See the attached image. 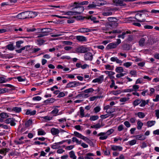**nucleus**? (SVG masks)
Here are the masks:
<instances>
[{"label":"nucleus","instance_id":"nucleus-45","mask_svg":"<svg viewBox=\"0 0 159 159\" xmlns=\"http://www.w3.org/2000/svg\"><path fill=\"white\" fill-rule=\"evenodd\" d=\"M84 110L82 107H81L80 108V115L81 117L84 116Z\"/></svg>","mask_w":159,"mask_h":159},{"label":"nucleus","instance_id":"nucleus-63","mask_svg":"<svg viewBox=\"0 0 159 159\" xmlns=\"http://www.w3.org/2000/svg\"><path fill=\"white\" fill-rule=\"evenodd\" d=\"M101 110V108L97 106L95 107L94 109L93 110L94 111V112L95 113H97L99 112Z\"/></svg>","mask_w":159,"mask_h":159},{"label":"nucleus","instance_id":"nucleus-2","mask_svg":"<svg viewBox=\"0 0 159 159\" xmlns=\"http://www.w3.org/2000/svg\"><path fill=\"white\" fill-rule=\"evenodd\" d=\"M14 18H16L20 19H24L27 18H29L30 16L29 11H25L21 12L17 16H13Z\"/></svg>","mask_w":159,"mask_h":159},{"label":"nucleus","instance_id":"nucleus-27","mask_svg":"<svg viewBox=\"0 0 159 159\" xmlns=\"http://www.w3.org/2000/svg\"><path fill=\"white\" fill-rule=\"evenodd\" d=\"M70 157L72 159H76V157L75 155V152L73 151H71L69 152Z\"/></svg>","mask_w":159,"mask_h":159},{"label":"nucleus","instance_id":"nucleus-49","mask_svg":"<svg viewBox=\"0 0 159 159\" xmlns=\"http://www.w3.org/2000/svg\"><path fill=\"white\" fill-rule=\"evenodd\" d=\"M58 111L59 110L58 109L55 108L51 111V113L54 115L53 116H56Z\"/></svg>","mask_w":159,"mask_h":159},{"label":"nucleus","instance_id":"nucleus-18","mask_svg":"<svg viewBox=\"0 0 159 159\" xmlns=\"http://www.w3.org/2000/svg\"><path fill=\"white\" fill-rule=\"evenodd\" d=\"M52 30L49 28H42L40 29V31H41L43 32L45 34H46V35H47L48 33L52 31Z\"/></svg>","mask_w":159,"mask_h":159},{"label":"nucleus","instance_id":"nucleus-52","mask_svg":"<svg viewBox=\"0 0 159 159\" xmlns=\"http://www.w3.org/2000/svg\"><path fill=\"white\" fill-rule=\"evenodd\" d=\"M108 20L110 22H116V21L117 19H116V18L115 17H109L108 18Z\"/></svg>","mask_w":159,"mask_h":159},{"label":"nucleus","instance_id":"nucleus-42","mask_svg":"<svg viewBox=\"0 0 159 159\" xmlns=\"http://www.w3.org/2000/svg\"><path fill=\"white\" fill-rule=\"evenodd\" d=\"M114 130L112 129H111L108 130L106 132H105V133L107 135V137H108L109 135L112 134Z\"/></svg>","mask_w":159,"mask_h":159},{"label":"nucleus","instance_id":"nucleus-35","mask_svg":"<svg viewBox=\"0 0 159 159\" xmlns=\"http://www.w3.org/2000/svg\"><path fill=\"white\" fill-rule=\"evenodd\" d=\"M155 123V121H149L147 122V125L148 127H150L154 125Z\"/></svg>","mask_w":159,"mask_h":159},{"label":"nucleus","instance_id":"nucleus-6","mask_svg":"<svg viewBox=\"0 0 159 159\" xmlns=\"http://www.w3.org/2000/svg\"><path fill=\"white\" fill-rule=\"evenodd\" d=\"M80 84V83L79 82H70L67 84L66 87V88H73L78 86Z\"/></svg>","mask_w":159,"mask_h":159},{"label":"nucleus","instance_id":"nucleus-34","mask_svg":"<svg viewBox=\"0 0 159 159\" xmlns=\"http://www.w3.org/2000/svg\"><path fill=\"white\" fill-rule=\"evenodd\" d=\"M55 101V99L53 98H50L44 101V103H51Z\"/></svg>","mask_w":159,"mask_h":159},{"label":"nucleus","instance_id":"nucleus-56","mask_svg":"<svg viewBox=\"0 0 159 159\" xmlns=\"http://www.w3.org/2000/svg\"><path fill=\"white\" fill-rule=\"evenodd\" d=\"M129 98H126V97L121 98L120 101L121 102H125L126 101H128L129 99Z\"/></svg>","mask_w":159,"mask_h":159},{"label":"nucleus","instance_id":"nucleus-16","mask_svg":"<svg viewBox=\"0 0 159 159\" xmlns=\"http://www.w3.org/2000/svg\"><path fill=\"white\" fill-rule=\"evenodd\" d=\"M78 31L81 33H87L90 32V29L87 28H82L78 29Z\"/></svg>","mask_w":159,"mask_h":159},{"label":"nucleus","instance_id":"nucleus-38","mask_svg":"<svg viewBox=\"0 0 159 159\" xmlns=\"http://www.w3.org/2000/svg\"><path fill=\"white\" fill-rule=\"evenodd\" d=\"M7 48L9 50L12 51L14 50V48L12 44H9L7 46Z\"/></svg>","mask_w":159,"mask_h":159},{"label":"nucleus","instance_id":"nucleus-57","mask_svg":"<svg viewBox=\"0 0 159 159\" xmlns=\"http://www.w3.org/2000/svg\"><path fill=\"white\" fill-rule=\"evenodd\" d=\"M32 122V120H29L25 123V125L26 127H28L31 124Z\"/></svg>","mask_w":159,"mask_h":159},{"label":"nucleus","instance_id":"nucleus-59","mask_svg":"<svg viewBox=\"0 0 159 159\" xmlns=\"http://www.w3.org/2000/svg\"><path fill=\"white\" fill-rule=\"evenodd\" d=\"M132 63L130 62H127L123 64V66L126 67H129L131 66Z\"/></svg>","mask_w":159,"mask_h":159},{"label":"nucleus","instance_id":"nucleus-9","mask_svg":"<svg viewBox=\"0 0 159 159\" xmlns=\"http://www.w3.org/2000/svg\"><path fill=\"white\" fill-rule=\"evenodd\" d=\"M117 25V23L116 22H109L106 23L105 26L109 30V29L112 28L113 26H116Z\"/></svg>","mask_w":159,"mask_h":159},{"label":"nucleus","instance_id":"nucleus-3","mask_svg":"<svg viewBox=\"0 0 159 159\" xmlns=\"http://www.w3.org/2000/svg\"><path fill=\"white\" fill-rule=\"evenodd\" d=\"M89 49L84 46H81L78 47L75 49V51L77 53H84L89 51Z\"/></svg>","mask_w":159,"mask_h":159},{"label":"nucleus","instance_id":"nucleus-62","mask_svg":"<svg viewBox=\"0 0 159 159\" xmlns=\"http://www.w3.org/2000/svg\"><path fill=\"white\" fill-rule=\"evenodd\" d=\"M141 103L140 105V106L141 107H143L146 105V102H145V100H141Z\"/></svg>","mask_w":159,"mask_h":159},{"label":"nucleus","instance_id":"nucleus-47","mask_svg":"<svg viewBox=\"0 0 159 159\" xmlns=\"http://www.w3.org/2000/svg\"><path fill=\"white\" fill-rule=\"evenodd\" d=\"M74 134L76 137L80 139L82 138L83 136V135H82L81 134H80L79 132L76 131H75L74 132Z\"/></svg>","mask_w":159,"mask_h":159},{"label":"nucleus","instance_id":"nucleus-26","mask_svg":"<svg viewBox=\"0 0 159 159\" xmlns=\"http://www.w3.org/2000/svg\"><path fill=\"white\" fill-rule=\"evenodd\" d=\"M29 13L30 18H34V17L37 15V13L35 12L29 11Z\"/></svg>","mask_w":159,"mask_h":159},{"label":"nucleus","instance_id":"nucleus-37","mask_svg":"<svg viewBox=\"0 0 159 159\" xmlns=\"http://www.w3.org/2000/svg\"><path fill=\"white\" fill-rule=\"evenodd\" d=\"M0 116L3 119L7 118L9 116L7 113L4 112L0 114Z\"/></svg>","mask_w":159,"mask_h":159},{"label":"nucleus","instance_id":"nucleus-7","mask_svg":"<svg viewBox=\"0 0 159 159\" xmlns=\"http://www.w3.org/2000/svg\"><path fill=\"white\" fill-rule=\"evenodd\" d=\"M126 0H114V2L116 6H125L126 5L125 2Z\"/></svg>","mask_w":159,"mask_h":159},{"label":"nucleus","instance_id":"nucleus-40","mask_svg":"<svg viewBox=\"0 0 159 159\" xmlns=\"http://www.w3.org/2000/svg\"><path fill=\"white\" fill-rule=\"evenodd\" d=\"M72 141L73 142H75L77 144H80L81 143V140L79 141V140L76 137H73L72 138Z\"/></svg>","mask_w":159,"mask_h":159},{"label":"nucleus","instance_id":"nucleus-10","mask_svg":"<svg viewBox=\"0 0 159 159\" xmlns=\"http://www.w3.org/2000/svg\"><path fill=\"white\" fill-rule=\"evenodd\" d=\"M15 121V119H14L9 118L5 120V122L7 124L10 123L11 125L14 126L16 124Z\"/></svg>","mask_w":159,"mask_h":159},{"label":"nucleus","instance_id":"nucleus-58","mask_svg":"<svg viewBox=\"0 0 159 159\" xmlns=\"http://www.w3.org/2000/svg\"><path fill=\"white\" fill-rule=\"evenodd\" d=\"M89 3V2L88 1H84L81 2H80L79 3H78L77 4H78V5L81 6L83 5H87Z\"/></svg>","mask_w":159,"mask_h":159},{"label":"nucleus","instance_id":"nucleus-61","mask_svg":"<svg viewBox=\"0 0 159 159\" xmlns=\"http://www.w3.org/2000/svg\"><path fill=\"white\" fill-rule=\"evenodd\" d=\"M136 143V141L135 140H133L131 141H129L128 142V143L130 145L132 146L135 144Z\"/></svg>","mask_w":159,"mask_h":159},{"label":"nucleus","instance_id":"nucleus-33","mask_svg":"<svg viewBox=\"0 0 159 159\" xmlns=\"http://www.w3.org/2000/svg\"><path fill=\"white\" fill-rule=\"evenodd\" d=\"M30 47V45L29 46V45L26 46L24 47L21 48L20 49H19L16 50V52H17L18 53H20L22 52L23 50H25V49L26 48H27V47Z\"/></svg>","mask_w":159,"mask_h":159},{"label":"nucleus","instance_id":"nucleus-29","mask_svg":"<svg viewBox=\"0 0 159 159\" xmlns=\"http://www.w3.org/2000/svg\"><path fill=\"white\" fill-rule=\"evenodd\" d=\"M12 111L16 112L19 113L21 111V108L20 107H13Z\"/></svg>","mask_w":159,"mask_h":159},{"label":"nucleus","instance_id":"nucleus-12","mask_svg":"<svg viewBox=\"0 0 159 159\" xmlns=\"http://www.w3.org/2000/svg\"><path fill=\"white\" fill-rule=\"evenodd\" d=\"M103 80V75H101L98 78L94 79L92 81L93 83H101Z\"/></svg>","mask_w":159,"mask_h":159},{"label":"nucleus","instance_id":"nucleus-25","mask_svg":"<svg viewBox=\"0 0 159 159\" xmlns=\"http://www.w3.org/2000/svg\"><path fill=\"white\" fill-rule=\"evenodd\" d=\"M96 6L97 5L95 4L94 2H93L92 4H89L86 8L87 9H90L96 7Z\"/></svg>","mask_w":159,"mask_h":159},{"label":"nucleus","instance_id":"nucleus-14","mask_svg":"<svg viewBox=\"0 0 159 159\" xmlns=\"http://www.w3.org/2000/svg\"><path fill=\"white\" fill-rule=\"evenodd\" d=\"M111 149L113 151H121L123 149V148L120 146L111 145Z\"/></svg>","mask_w":159,"mask_h":159},{"label":"nucleus","instance_id":"nucleus-51","mask_svg":"<svg viewBox=\"0 0 159 159\" xmlns=\"http://www.w3.org/2000/svg\"><path fill=\"white\" fill-rule=\"evenodd\" d=\"M105 69L107 70H113V67L109 65H105Z\"/></svg>","mask_w":159,"mask_h":159},{"label":"nucleus","instance_id":"nucleus-60","mask_svg":"<svg viewBox=\"0 0 159 159\" xmlns=\"http://www.w3.org/2000/svg\"><path fill=\"white\" fill-rule=\"evenodd\" d=\"M8 81V80L6 79L3 77H0V82L1 83H5Z\"/></svg>","mask_w":159,"mask_h":159},{"label":"nucleus","instance_id":"nucleus-53","mask_svg":"<svg viewBox=\"0 0 159 159\" xmlns=\"http://www.w3.org/2000/svg\"><path fill=\"white\" fill-rule=\"evenodd\" d=\"M112 12L110 11H107L106 12H103L102 15L105 16H107L110 15H111L112 14Z\"/></svg>","mask_w":159,"mask_h":159},{"label":"nucleus","instance_id":"nucleus-41","mask_svg":"<svg viewBox=\"0 0 159 159\" xmlns=\"http://www.w3.org/2000/svg\"><path fill=\"white\" fill-rule=\"evenodd\" d=\"M98 118L99 117L98 116H90L89 120L91 121H94L98 120Z\"/></svg>","mask_w":159,"mask_h":159},{"label":"nucleus","instance_id":"nucleus-1","mask_svg":"<svg viewBox=\"0 0 159 159\" xmlns=\"http://www.w3.org/2000/svg\"><path fill=\"white\" fill-rule=\"evenodd\" d=\"M77 4L76 6L75 7L72 8V9L74 10V9H76L74 11L75 14H80L84 10V8L83 6L78 5L76 2H75L74 3V4Z\"/></svg>","mask_w":159,"mask_h":159},{"label":"nucleus","instance_id":"nucleus-46","mask_svg":"<svg viewBox=\"0 0 159 159\" xmlns=\"http://www.w3.org/2000/svg\"><path fill=\"white\" fill-rule=\"evenodd\" d=\"M121 32V31L120 30H113L112 31H109L108 33L111 34V33H120Z\"/></svg>","mask_w":159,"mask_h":159},{"label":"nucleus","instance_id":"nucleus-4","mask_svg":"<svg viewBox=\"0 0 159 159\" xmlns=\"http://www.w3.org/2000/svg\"><path fill=\"white\" fill-rule=\"evenodd\" d=\"M145 14L144 13L140 14L138 13L136 14L134 17L136 21L139 22H144L146 20L144 18Z\"/></svg>","mask_w":159,"mask_h":159},{"label":"nucleus","instance_id":"nucleus-31","mask_svg":"<svg viewBox=\"0 0 159 159\" xmlns=\"http://www.w3.org/2000/svg\"><path fill=\"white\" fill-rule=\"evenodd\" d=\"M81 139L86 141L87 143L90 144L93 143L88 138L83 135Z\"/></svg>","mask_w":159,"mask_h":159},{"label":"nucleus","instance_id":"nucleus-22","mask_svg":"<svg viewBox=\"0 0 159 159\" xmlns=\"http://www.w3.org/2000/svg\"><path fill=\"white\" fill-rule=\"evenodd\" d=\"M36 113V111L35 110H33L31 111L30 110H27L26 112V115H30V116L34 115Z\"/></svg>","mask_w":159,"mask_h":159},{"label":"nucleus","instance_id":"nucleus-13","mask_svg":"<svg viewBox=\"0 0 159 159\" xmlns=\"http://www.w3.org/2000/svg\"><path fill=\"white\" fill-rule=\"evenodd\" d=\"M76 39L79 42H86L87 41L86 37L83 36L78 35L76 36Z\"/></svg>","mask_w":159,"mask_h":159},{"label":"nucleus","instance_id":"nucleus-55","mask_svg":"<svg viewBox=\"0 0 159 159\" xmlns=\"http://www.w3.org/2000/svg\"><path fill=\"white\" fill-rule=\"evenodd\" d=\"M137 115L140 118H143L145 116L144 114L142 112H139Z\"/></svg>","mask_w":159,"mask_h":159},{"label":"nucleus","instance_id":"nucleus-24","mask_svg":"<svg viewBox=\"0 0 159 159\" xmlns=\"http://www.w3.org/2000/svg\"><path fill=\"white\" fill-rule=\"evenodd\" d=\"M36 41L37 42V44L39 45H42L45 42V41L42 39H39L36 40Z\"/></svg>","mask_w":159,"mask_h":159},{"label":"nucleus","instance_id":"nucleus-21","mask_svg":"<svg viewBox=\"0 0 159 159\" xmlns=\"http://www.w3.org/2000/svg\"><path fill=\"white\" fill-rule=\"evenodd\" d=\"M110 60L112 61H116L117 63L121 64L122 63V61L119 59L117 57H112L111 58Z\"/></svg>","mask_w":159,"mask_h":159},{"label":"nucleus","instance_id":"nucleus-32","mask_svg":"<svg viewBox=\"0 0 159 159\" xmlns=\"http://www.w3.org/2000/svg\"><path fill=\"white\" fill-rule=\"evenodd\" d=\"M24 41L22 40H20L16 42V47L18 48H20L21 47V44L23 43Z\"/></svg>","mask_w":159,"mask_h":159},{"label":"nucleus","instance_id":"nucleus-36","mask_svg":"<svg viewBox=\"0 0 159 159\" xmlns=\"http://www.w3.org/2000/svg\"><path fill=\"white\" fill-rule=\"evenodd\" d=\"M141 101L139 99H136L134 100L133 103V106L135 107L140 103Z\"/></svg>","mask_w":159,"mask_h":159},{"label":"nucleus","instance_id":"nucleus-23","mask_svg":"<svg viewBox=\"0 0 159 159\" xmlns=\"http://www.w3.org/2000/svg\"><path fill=\"white\" fill-rule=\"evenodd\" d=\"M131 32L129 31H127L125 32H123L121 34L118 35V37L119 38H121L122 39H124L125 38V35L126 34H131Z\"/></svg>","mask_w":159,"mask_h":159},{"label":"nucleus","instance_id":"nucleus-64","mask_svg":"<svg viewBox=\"0 0 159 159\" xmlns=\"http://www.w3.org/2000/svg\"><path fill=\"white\" fill-rule=\"evenodd\" d=\"M46 134V133L43 130H39L38 132V135H44Z\"/></svg>","mask_w":159,"mask_h":159},{"label":"nucleus","instance_id":"nucleus-8","mask_svg":"<svg viewBox=\"0 0 159 159\" xmlns=\"http://www.w3.org/2000/svg\"><path fill=\"white\" fill-rule=\"evenodd\" d=\"M104 110H106V112L107 114H111L115 111V109L112 108V107L109 105L105 106L104 108Z\"/></svg>","mask_w":159,"mask_h":159},{"label":"nucleus","instance_id":"nucleus-20","mask_svg":"<svg viewBox=\"0 0 159 159\" xmlns=\"http://www.w3.org/2000/svg\"><path fill=\"white\" fill-rule=\"evenodd\" d=\"M117 46V44L116 43H112L109 44L107 46V48L108 49H111L116 48Z\"/></svg>","mask_w":159,"mask_h":159},{"label":"nucleus","instance_id":"nucleus-44","mask_svg":"<svg viewBox=\"0 0 159 159\" xmlns=\"http://www.w3.org/2000/svg\"><path fill=\"white\" fill-rule=\"evenodd\" d=\"M58 145L59 144H58L57 143H55L53 145L51 146V148L53 149H58L60 147Z\"/></svg>","mask_w":159,"mask_h":159},{"label":"nucleus","instance_id":"nucleus-15","mask_svg":"<svg viewBox=\"0 0 159 159\" xmlns=\"http://www.w3.org/2000/svg\"><path fill=\"white\" fill-rule=\"evenodd\" d=\"M147 37L146 36L141 38L139 41V45L140 46L143 47L144 45L145 40L147 39Z\"/></svg>","mask_w":159,"mask_h":159},{"label":"nucleus","instance_id":"nucleus-54","mask_svg":"<svg viewBox=\"0 0 159 159\" xmlns=\"http://www.w3.org/2000/svg\"><path fill=\"white\" fill-rule=\"evenodd\" d=\"M94 91V90L92 88H90L84 90V92L85 93H89L93 92Z\"/></svg>","mask_w":159,"mask_h":159},{"label":"nucleus","instance_id":"nucleus-48","mask_svg":"<svg viewBox=\"0 0 159 159\" xmlns=\"http://www.w3.org/2000/svg\"><path fill=\"white\" fill-rule=\"evenodd\" d=\"M9 89L6 88L2 89H0V94L8 92H9Z\"/></svg>","mask_w":159,"mask_h":159},{"label":"nucleus","instance_id":"nucleus-11","mask_svg":"<svg viewBox=\"0 0 159 159\" xmlns=\"http://www.w3.org/2000/svg\"><path fill=\"white\" fill-rule=\"evenodd\" d=\"M97 136H100L99 139L100 140H104L107 138V135L106 134L105 132H101L97 135Z\"/></svg>","mask_w":159,"mask_h":159},{"label":"nucleus","instance_id":"nucleus-19","mask_svg":"<svg viewBox=\"0 0 159 159\" xmlns=\"http://www.w3.org/2000/svg\"><path fill=\"white\" fill-rule=\"evenodd\" d=\"M59 132V130L57 129L53 128L51 129V132L53 135L58 134Z\"/></svg>","mask_w":159,"mask_h":159},{"label":"nucleus","instance_id":"nucleus-50","mask_svg":"<svg viewBox=\"0 0 159 159\" xmlns=\"http://www.w3.org/2000/svg\"><path fill=\"white\" fill-rule=\"evenodd\" d=\"M45 36H47V35H46V34H45L42 31L41 33L38 34L37 38H41Z\"/></svg>","mask_w":159,"mask_h":159},{"label":"nucleus","instance_id":"nucleus-28","mask_svg":"<svg viewBox=\"0 0 159 159\" xmlns=\"http://www.w3.org/2000/svg\"><path fill=\"white\" fill-rule=\"evenodd\" d=\"M136 139L139 140H144L145 139V137L143 135H139L134 136Z\"/></svg>","mask_w":159,"mask_h":159},{"label":"nucleus","instance_id":"nucleus-30","mask_svg":"<svg viewBox=\"0 0 159 159\" xmlns=\"http://www.w3.org/2000/svg\"><path fill=\"white\" fill-rule=\"evenodd\" d=\"M115 70L116 72L121 73L124 71V69L122 67H117L116 68Z\"/></svg>","mask_w":159,"mask_h":159},{"label":"nucleus","instance_id":"nucleus-39","mask_svg":"<svg viewBox=\"0 0 159 159\" xmlns=\"http://www.w3.org/2000/svg\"><path fill=\"white\" fill-rule=\"evenodd\" d=\"M137 128L138 129H141L142 128V126L143 125V124L140 121H139L137 122Z\"/></svg>","mask_w":159,"mask_h":159},{"label":"nucleus","instance_id":"nucleus-43","mask_svg":"<svg viewBox=\"0 0 159 159\" xmlns=\"http://www.w3.org/2000/svg\"><path fill=\"white\" fill-rule=\"evenodd\" d=\"M64 15H67L70 16L76 15V14H75L74 11H68L66 12H64Z\"/></svg>","mask_w":159,"mask_h":159},{"label":"nucleus","instance_id":"nucleus-5","mask_svg":"<svg viewBox=\"0 0 159 159\" xmlns=\"http://www.w3.org/2000/svg\"><path fill=\"white\" fill-rule=\"evenodd\" d=\"M84 60L91 61L93 58V55L92 53L90 52H87L84 55Z\"/></svg>","mask_w":159,"mask_h":159},{"label":"nucleus","instance_id":"nucleus-17","mask_svg":"<svg viewBox=\"0 0 159 159\" xmlns=\"http://www.w3.org/2000/svg\"><path fill=\"white\" fill-rule=\"evenodd\" d=\"M86 18L87 19H90L91 21H93L94 23H97L99 22V20H96L97 19L96 18L93 16H87Z\"/></svg>","mask_w":159,"mask_h":159}]
</instances>
